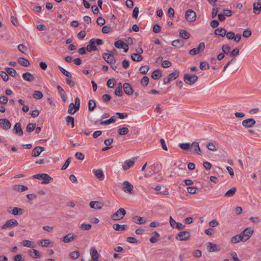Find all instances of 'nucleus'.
<instances>
[{"instance_id": "36", "label": "nucleus", "mask_w": 261, "mask_h": 261, "mask_svg": "<svg viewBox=\"0 0 261 261\" xmlns=\"http://www.w3.org/2000/svg\"><path fill=\"white\" fill-rule=\"evenodd\" d=\"M240 241H243V239L242 238L241 234L239 235H236L233 237H232L231 239V242L232 243L236 244L237 243L240 242Z\"/></svg>"}, {"instance_id": "32", "label": "nucleus", "mask_w": 261, "mask_h": 261, "mask_svg": "<svg viewBox=\"0 0 261 261\" xmlns=\"http://www.w3.org/2000/svg\"><path fill=\"white\" fill-rule=\"evenodd\" d=\"M74 239V236L72 233H69L64 237L63 241L64 243H68L72 241Z\"/></svg>"}, {"instance_id": "45", "label": "nucleus", "mask_w": 261, "mask_h": 261, "mask_svg": "<svg viewBox=\"0 0 261 261\" xmlns=\"http://www.w3.org/2000/svg\"><path fill=\"white\" fill-rule=\"evenodd\" d=\"M22 245L29 248H34V245H32V241L28 240H24L22 242Z\"/></svg>"}, {"instance_id": "24", "label": "nucleus", "mask_w": 261, "mask_h": 261, "mask_svg": "<svg viewBox=\"0 0 261 261\" xmlns=\"http://www.w3.org/2000/svg\"><path fill=\"white\" fill-rule=\"evenodd\" d=\"M128 228V226L127 225L125 224H114L113 225V228L116 230L119 231H122L125 229H126Z\"/></svg>"}, {"instance_id": "9", "label": "nucleus", "mask_w": 261, "mask_h": 261, "mask_svg": "<svg viewBox=\"0 0 261 261\" xmlns=\"http://www.w3.org/2000/svg\"><path fill=\"white\" fill-rule=\"evenodd\" d=\"M190 151L191 153L201 154V149L200 148L199 143L197 142H194L191 144Z\"/></svg>"}, {"instance_id": "43", "label": "nucleus", "mask_w": 261, "mask_h": 261, "mask_svg": "<svg viewBox=\"0 0 261 261\" xmlns=\"http://www.w3.org/2000/svg\"><path fill=\"white\" fill-rule=\"evenodd\" d=\"M33 97L37 99H40L43 97V94L40 91H35L33 94Z\"/></svg>"}, {"instance_id": "7", "label": "nucleus", "mask_w": 261, "mask_h": 261, "mask_svg": "<svg viewBox=\"0 0 261 261\" xmlns=\"http://www.w3.org/2000/svg\"><path fill=\"white\" fill-rule=\"evenodd\" d=\"M185 18L188 21H194L196 18V14L192 9H188L185 13Z\"/></svg>"}, {"instance_id": "39", "label": "nucleus", "mask_w": 261, "mask_h": 261, "mask_svg": "<svg viewBox=\"0 0 261 261\" xmlns=\"http://www.w3.org/2000/svg\"><path fill=\"white\" fill-rule=\"evenodd\" d=\"M128 132V128L125 127H123L118 129V133L121 136L126 135Z\"/></svg>"}, {"instance_id": "26", "label": "nucleus", "mask_w": 261, "mask_h": 261, "mask_svg": "<svg viewBox=\"0 0 261 261\" xmlns=\"http://www.w3.org/2000/svg\"><path fill=\"white\" fill-rule=\"evenodd\" d=\"M184 44V41L180 39H176L172 41V45L176 48H181Z\"/></svg>"}, {"instance_id": "33", "label": "nucleus", "mask_w": 261, "mask_h": 261, "mask_svg": "<svg viewBox=\"0 0 261 261\" xmlns=\"http://www.w3.org/2000/svg\"><path fill=\"white\" fill-rule=\"evenodd\" d=\"M116 120V118L115 116L111 117L110 119L105 120V121H100V123L102 125H109L110 123L115 122Z\"/></svg>"}, {"instance_id": "8", "label": "nucleus", "mask_w": 261, "mask_h": 261, "mask_svg": "<svg viewBox=\"0 0 261 261\" xmlns=\"http://www.w3.org/2000/svg\"><path fill=\"white\" fill-rule=\"evenodd\" d=\"M253 232V230L250 227L247 228L245 229H244L243 231V232L240 234L242 238L243 239L244 242H245L249 240Z\"/></svg>"}, {"instance_id": "11", "label": "nucleus", "mask_w": 261, "mask_h": 261, "mask_svg": "<svg viewBox=\"0 0 261 261\" xmlns=\"http://www.w3.org/2000/svg\"><path fill=\"white\" fill-rule=\"evenodd\" d=\"M18 225V223L17 220L15 219H10L6 222V223L2 226L1 228L5 229L17 226Z\"/></svg>"}, {"instance_id": "64", "label": "nucleus", "mask_w": 261, "mask_h": 261, "mask_svg": "<svg viewBox=\"0 0 261 261\" xmlns=\"http://www.w3.org/2000/svg\"><path fill=\"white\" fill-rule=\"evenodd\" d=\"M207 148L211 151H216L217 149L216 146L213 143H208L207 144Z\"/></svg>"}, {"instance_id": "56", "label": "nucleus", "mask_w": 261, "mask_h": 261, "mask_svg": "<svg viewBox=\"0 0 261 261\" xmlns=\"http://www.w3.org/2000/svg\"><path fill=\"white\" fill-rule=\"evenodd\" d=\"M80 227L83 230H89L91 228L92 225L90 224L82 223Z\"/></svg>"}, {"instance_id": "14", "label": "nucleus", "mask_w": 261, "mask_h": 261, "mask_svg": "<svg viewBox=\"0 0 261 261\" xmlns=\"http://www.w3.org/2000/svg\"><path fill=\"white\" fill-rule=\"evenodd\" d=\"M154 190L157 191L156 194H161L166 195L168 194V191L167 189L164 187H161L160 185H157L154 188Z\"/></svg>"}, {"instance_id": "18", "label": "nucleus", "mask_w": 261, "mask_h": 261, "mask_svg": "<svg viewBox=\"0 0 261 261\" xmlns=\"http://www.w3.org/2000/svg\"><path fill=\"white\" fill-rule=\"evenodd\" d=\"M13 131L14 134L19 136H22L23 135V131L21 128V125L20 123H16L13 128Z\"/></svg>"}, {"instance_id": "31", "label": "nucleus", "mask_w": 261, "mask_h": 261, "mask_svg": "<svg viewBox=\"0 0 261 261\" xmlns=\"http://www.w3.org/2000/svg\"><path fill=\"white\" fill-rule=\"evenodd\" d=\"M18 62L21 65L23 66L24 67H28L30 64V62L28 60L22 57L19 58L18 59Z\"/></svg>"}, {"instance_id": "21", "label": "nucleus", "mask_w": 261, "mask_h": 261, "mask_svg": "<svg viewBox=\"0 0 261 261\" xmlns=\"http://www.w3.org/2000/svg\"><path fill=\"white\" fill-rule=\"evenodd\" d=\"M207 250L208 252H216L219 251L217 245L216 244L211 242L207 243Z\"/></svg>"}, {"instance_id": "46", "label": "nucleus", "mask_w": 261, "mask_h": 261, "mask_svg": "<svg viewBox=\"0 0 261 261\" xmlns=\"http://www.w3.org/2000/svg\"><path fill=\"white\" fill-rule=\"evenodd\" d=\"M124 43L123 41L119 40L114 43V45L116 48L121 49L123 47Z\"/></svg>"}, {"instance_id": "41", "label": "nucleus", "mask_w": 261, "mask_h": 261, "mask_svg": "<svg viewBox=\"0 0 261 261\" xmlns=\"http://www.w3.org/2000/svg\"><path fill=\"white\" fill-rule=\"evenodd\" d=\"M77 111H75V107L73 103L69 104L68 109V113L71 115L74 114Z\"/></svg>"}, {"instance_id": "53", "label": "nucleus", "mask_w": 261, "mask_h": 261, "mask_svg": "<svg viewBox=\"0 0 261 261\" xmlns=\"http://www.w3.org/2000/svg\"><path fill=\"white\" fill-rule=\"evenodd\" d=\"M67 84L71 87H74L75 86V82L72 80L71 77H67L66 79Z\"/></svg>"}, {"instance_id": "16", "label": "nucleus", "mask_w": 261, "mask_h": 261, "mask_svg": "<svg viewBox=\"0 0 261 261\" xmlns=\"http://www.w3.org/2000/svg\"><path fill=\"white\" fill-rule=\"evenodd\" d=\"M45 150V148L41 146H36L32 150V155L34 157L38 156L41 153Z\"/></svg>"}, {"instance_id": "27", "label": "nucleus", "mask_w": 261, "mask_h": 261, "mask_svg": "<svg viewBox=\"0 0 261 261\" xmlns=\"http://www.w3.org/2000/svg\"><path fill=\"white\" fill-rule=\"evenodd\" d=\"M23 79L28 82H32L35 80L34 75L30 72H25L22 74Z\"/></svg>"}, {"instance_id": "60", "label": "nucleus", "mask_w": 261, "mask_h": 261, "mask_svg": "<svg viewBox=\"0 0 261 261\" xmlns=\"http://www.w3.org/2000/svg\"><path fill=\"white\" fill-rule=\"evenodd\" d=\"M60 71L67 77H71V74L62 67L59 66Z\"/></svg>"}, {"instance_id": "15", "label": "nucleus", "mask_w": 261, "mask_h": 261, "mask_svg": "<svg viewBox=\"0 0 261 261\" xmlns=\"http://www.w3.org/2000/svg\"><path fill=\"white\" fill-rule=\"evenodd\" d=\"M102 57L109 64H112L115 63V60L114 56L110 54L105 53L103 54Z\"/></svg>"}, {"instance_id": "10", "label": "nucleus", "mask_w": 261, "mask_h": 261, "mask_svg": "<svg viewBox=\"0 0 261 261\" xmlns=\"http://www.w3.org/2000/svg\"><path fill=\"white\" fill-rule=\"evenodd\" d=\"M137 160V158H133L128 160L125 161L122 165V169L123 170L126 171L129 168L133 167Z\"/></svg>"}, {"instance_id": "12", "label": "nucleus", "mask_w": 261, "mask_h": 261, "mask_svg": "<svg viewBox=\"0 0 261 261\" xmlns=\"http://www.w3.org/2000/svg\"><path fill=\"white\" fill-rule=\"evenodd\" d=\"M0 127L4 129L8 130L11 127V123L10 121L6 118L0 119Z\"/></svg>"}, {"instance_id": "4", "label": "nucleus", "mask_w": 261, "mask_h": 261, "mask_svg": "<svg viewBox=\"0 0 261 261\" xmlns=\"http://www.w3.org/2000/svg\"><path fill=\"white\" fill-rule=\"evenodd\" d=\"M191 237V234L188 231H181L179 232L176 236V239L178 241H187Z\"/></svg>"}, {"instance_id": "23", "label": "nucleus", "mask_w": 261, "mask_h": 261, "mask_svg": "<svg viewBox=\"0 0 261 261\" xmlns=\"http://www.w3.org/2000/svg\"><path fill=\"white\" fill-rule=\"evenodd\" d=\"M86 49L89 52H91L93 50H97V48L95 45L93 39H91L89 41V44L87 46Z\"/></svg>"}, {"instance_id": "52", "label": "nucleus", "mask_w": 261, "mask_h": 261, "mask_svg": "<svg viewBox=\"0 0 261 261\" xmlns=\"http://www.w3.org/2000/svg\"><path fill=\"white\" fill-rule=\"evenodd\" d=\"M149 79L148 76H144L141 81V84L143 86H146L149 83Z\"/></svg>"}, {"instance_id": "13", "label": "nucleus", "mask_w": 261, "mask_h": 261, "mask_svg": "<svg viewBox=\"0 0 261 261\" xmlns=\"http://www.w3.org/2000/svg\"><path fill=\"white\" fill-rule=\"evenodd\" d=\"M256 123L253 118H248L244 120L242 122V125L245 128H250L253 127Z\"/></svg>"}, {"instance_id": "29", "label": "nucleus", "mask_w": 261, "mask_h": 261, "mask_svg": "<svg viewBox=\"0 0 261 261\" xmlns=\"http://www.w3.org/2000/svg\"><path fill=\"white\" fill-rule=\"evenodd\" d=\"M226 30L223 28H219L215 30V34L216 35L224 37L226 35Z\"/></svg>"}, {"instance_id": "62", "label": "nucleus", "mask_w": 261, "mask_h": 261, "mask_svg": "<svg viewBox=\"0 0 261 261\" xmlns=\"http://www.w3.org/2000/svg\"><path fill=\"white\" fill-rule=\"evenodd\" d=\"M50 242L47 239H43L40 241V245L42 247H47Z\"/></svg>"}, {"instance_id": "51", "label": "nucleus", "mask_w": 261, "mask_h": 261, "mask_svg": "<svg viewBox=\"0 0 261 261\" xmlns=\"http://www.w3.org/2000/svg\"><path fill=\"white\" fill-rule=\"evenodd\" d=\"M179 74V72L178 70H175V71L173 72L172 73H170L169 75L170 79L173 81L175 79H176Z\"/></svg>"}, {"instance_id": "47", "label": "nucleus", "mask_w": 261, "mask_h": 261, "mask_svg": "<svg viewBox=\"0 0 261 261\" xmlns=\"http://www.w3.org/2000/svg\"><path fill=\"white\" fill-rule=\"evenodd\" d=\"M69 256L72 259H77L80 256V252L79 251H72L70 253Z\"/></svg>"}, {"instance_id": "25", "label": "nucleus", "mask_w": 261, "mask_h": 261, "mask_svg": "<svg viewBox=\"0 0 261 261\" xmlns=\"http://www.w3.org/2000/svg\"><path fill=\"white\" fill-rule=\"evenodd\" d=\"M90 255L92 260H98L99 254L95 247H92L90 249Z\"/></svg>"}, {"instance_id": "55", "label": "nucleus", "mask_w": 261, "mask_h": 261, "mask_svg": "<svg viewBox=\"0 0 261 261\" xmlns=\"http://www.w3.org/2000/svg\"><path fill=\"white\" fill-rule=\"evenodd\" d=\"M210 68L209 64L206 62H201L200 63V68L203 70L208 69Z\"/></svg>"}, {"instance_id": "40", "label": "nucleus", "mask_w": 261, "mask_h": 261, "mask_svg": "<svg viewBox=\"0 0 261 261\" xmlns=\"http://www.w3.org/2000/svg\"><path fill=\"white\" fill-rule=\"evenodd\" d=\"M96 107V103L94 100L90 99L88 102V110L89 111H93Z\"/></svg>"}, {"instance_id": "58", "label": "nucleus", "mask_w": 261, "mask_h": 261, "mask_svg": "<svg viewBox=\"0 0 261 261\" xmlns=\"http://www.w3.org/2000/svg\"><path fill=\"white\" fill-rule=\"evenodd\" d=\"M35 128V124L30 123L28 124L26 130L28 132L33 131Z\"/></svg>"}, {"instance_id": "28", "label": "nucleus", "mask_w": 261, "mask_h": 261, "mask_svg": "<svg viewBox=\"0 0 261 261\" xmlns=\"http://www.w3.org/2000/svg\"><path fill=\"white\" fill-rule=\"evenodd\" d=\"M162 75L161 71L160 69H156L153 71L151 74V77L155 80L159 79Z\"/></svg>"}, {"instance_id": "35", "label": "nucleus", "mask_w": 261, "mask_h": 261, "mask_svg": "<svg viewBox=\"0 0 261 261\" xmlns=\"http://www.w3.org/2000/svg\"><path fill=\"white\" fill-rule=\"evenodd\" d=\"M93 172L98 179H102L104 176L103 171L101 169L93 170Z\"/></svg>"}, {"instance_id": "42", "label": "nucleus", "mask_w": 261, "mask_h": 261, "mask_svg": "<svg viewBox=\"0 0 261 261\" xmlns=\"http://www.w3.org/2000/svg\"><path fill=\"white\" fill-rule=\"evenodd\" d=\"M149 69V66L145 65L142 66L140 68L139 71H140V73L142 74H146L148 72Z\"/></svg>"}, {"instance_id": "5", "label": "nucleus", "mask_w": 261, "mask_h": 261, "mask_svg": "<svg viewBox=\"0 0 261 261\" xmlns=\"http://www.w3.org/2000/svg\"><path fill=\"white\" fill-rule=\"evenodd\" d=\"M123 187L122 188V190L127 193L130 194H134L132 191L134 189L133 185L128 181H124L122 182Z\"/></svg>"}, {"instance_id": "2", "label": "nucleus", "mask_w": 261, "mask_h": 261, "mask_svg": "<svg viewBox=\"0 0 261 261\" xmlns=\"http://www.w3.org/2000/svg\"><path fill=\"white\" fill-rule=\"evenodd\" d=\"M125 214V210L123 208H120L111 216V218L113 220L119 221L121 220Z\"/></svg>"}, {"instance_id": "1", "label": "nucleus", "mask_w": 261, "mask_h": 261, "mask_svg": "<svg viewBox=\"0 0 261 261\" xmlns=\"http://www.w3.org/2000/svg\"><path fill=\"white\" fill-rule=\"evenodd\" d=\"M33 177L36 179H42L41 183L43 184H49L53 181V178L46 173L37 174L34 175Z\"/></svg>"}, {"instance_id": "59", "label": "nucleus", "mask_w": 261, "mask_h": 261, "mask_svg": "<svg viewBox=\"0 0 261 261\" xmlns=\"http://www.w3.org/2000/svg\"><path fill=\"white\" fill-rule=\"evenodd\" d=\"M236 190L237 189L236 187H232L225 193L224 196H229L230 195H232L235 194Z\"/></svg>"}, {"instance_id": "22", "label": "nucleus", "mask_w": 261, "mask_h": 261, "mask_svg": "<svg viewBox=\"0 0 261 261\" xmlns=\"http://www.w3.org/2000/svg\"><path fill=\"white\" fill-rule=\"evenodd\" d=\"M253 10L255 14H259L261 12V3L254 2L253 5Z\"/></svg>"}, {"instance_id": "63", "label": "nucleus", "mask_w": 261, "mask_h": 261, "mask_svg": "<svg viewBox=\"0 0 261 261\" xmlns=\"http://www.w3.org/2000/svg\"><path fill=\"white\" fill-rule=\"evenodd\" d=\"M230 48V47L227 44L223 45L222 47V51L226 55L229 54Z\"/></svg>"}, {"instance_id": "48", "label": "nucleus", "mask_w": 261, "mask_h": 261, "mask_svg": "<svg viewBox=\"0 0 261 261\" xmlns=\"http://www.w3.org/2000/svg\"><path fill=\"white\" fill-rule=\"evenodd\" d=\"M66 121L67 124H71V127H73L74 126V118L73 117L68 116L66 118Z\"/></svg>"}, {"instance_id": "54", "label": "nucleus", "mask_w": 261, "mask_h": 261, "mask_svg": "<svg viewBox=\"0 0 261 261\" xmlns=\"http://www.w3.org/2000/svg\"><path fill=\"white\" fill-rule=\"evenodd\" d=\"M13 260L14 261H24L25 258L24 255L22 254H19L16 255L13 257Z\"/></svg>"}, {"instance_id": "37", "label": "nucleus", "mask_w": 261, "mask_h": 261, "mask_svg": "<svg viewBox=\"0 0 261 261\" xmlns=\"http://www.w3.org/2000/svg\"><path fill=\"white\" fill-rule=\"evenodd\" d=\"M6 72L11 76L16 77L17 72L16 70L11 67H7L5 68Z\"/></svg>"}, {"instance_id": "34", "label": "nucleus", "mask_w": 261, "mask_h": 261, "mask_svg": "<svg viewBox=\"0 0 261 261\" xmlns=\"http://www.w3.org/2000/svg\"><path fill=\"white\" fill-rule=\"evenodd\" d=\"M131 59L135 62H139L142 60L143 57L139 54L134 53L131 55Z\"/></svg>"}, {"instance_id": "57", "label": "nucleus", "mask_w": 261, "mask_h": 261, "mask_svg": "<svg viewBox=\"0 0 261 261\" xmlns=\"http://www.w3.org/2000/svg\"><path fill=\"white\" fill-rule=\"evenodd\" d=\"M107 85L109 88H113L116 85V81L114 79H109L107 82Z\"/></svg>"}, {"instance_id": "30", "label": "nucleus", "mask_w": 261, "mask_h": 261, "mask_svg": "<svg viewBox=\"0 0 261 261\" xmlns=\"http://www.w3.org/2000/svg\"><path fill=\"white\" fill-rule=\"evenodd\" d=\"M13 190L17 192H22L27 190L28 187L22 185H15L13 186Z\"/></svg>"}, {"instance_id": "19", "label": "nucleus", "mask_w": 261, "mask_h": 261, "mask_svg": "<svg viewBox=\"0 0 261 261\" xmlns=\"http://www.w3.org/2000/svg\"><path fill=\"white\" fill-rule=\"evenodd\" d=\"M123 87L124 91L126 94L130 95L133 93L134 90L129 83H125Z\"/></svg>"}, {"instance_id": "50", "label": "nucleus", "mask_w": 261, "mask_h": 261, "mask_svg": "<svg viewBox=\"0 0 261 261\" xmlns=\"http://www.w3.org/2000/svg\"><path fill=\"white\" fill-rule=\"evenodd\" d=\"M55 191H49L48 190H40L39 191L38 194L41 195H54L55 194Z\"/></svg>"}, {"instance_id": "44", "label": "nucleus", "mask_w": 261, "mask_h": 261, "mask_svg": "<svg viewBox=\"0 0 261 261\" xmlns=\"http://www.w3.org/2000/svg\"><path fill=\"white\" fill-rule=\"evenodd\" d=\"M179 147L183 150H190L191 144L189 143H182L179 144Z\"/></svg>"}, {"instance_id": "3", "label": "nucleus", "mask_w": 261, "mask_h": 261, "mask_svg": "<svg viewBox=\"0 0 261 261\" xmlns=\"http://www.w3.org/2000/svg\"><path fill=\"white\" fill-rule=\"evenodd\" d=\"M198 80V76L195 74H186L184 77V82L189 85L194 84Z\"/></svg>"}, {"instance_id": "20", "label": "nucleus", "mask_w": 261, "mask_h": 261, "mask_svg": "<svg viewBox=\"0 0 261 261\" xmlns=\"http://www.w3.org/2000/svg\"><path fill=\"white\" fill-rule=\"evenodd\" d=\"M146 218L145 217H140L139 216H135L133 218V221L138 224H145L146 222Z\"/></svg>"}, {"instance_id": "6", "label": "nucleus", "mask_w": 261, "mask_h": 261, "mask_svg": "<svg viewBox=\"0 0 261 261\" xmlns=\"http://www.w3.org/2000/svg\"><path fill=\"white\" fill-rule=\"evenodd\" d=\"M205 48V44L203 42H200L197 47L194 48L189 51V54L194 56L199 53L202 52Z\"/></svg>"}, {"instance_id": "17", "label": "nucleus", "mask_w": 261, "mask_h": 261, "mask_svg": "<svg viewBox=\"0 0 261 261\" xmlns=\"http://www.w3.org/2000/svg\"><path fill=\"white\" fill-rule=\"evenodd\" d=\"M90 206L94 209L100 210L103 206V204L98 201H92L90 202Z\"/></svg>"}, {"instance_id": "38", "label": "nucleus", "mask_w": 261, "mask_h": 261, "mask_svg": "<svg viewBox=\"0 0 261 261\" xmlns=\"http://www.w3.org/2000/svg\"><path fill=\"white\" fill-rule=\"evenodd\" d=\"M179 35L182 38L184 39H187L190 37V34L185 30H180Z\"/></svg>"}, {"instance_id": "61", "label": "nucleus", "mask_w": 261, "mask_h": 261, "mask_svg": "<svg viewBox=\"0 0 261 261\" xmlns=\"http://www.w3.org/2000/svg\"><path fill=\"white\" fill-rule=\"evenodd\" d=\"M0 76L2 77L3 80L5 82L8 81L9 80V76L8 75V74L5 71H1L0 72Z\"/></svg>"}, {"instance_id": "49", "label": "nucleus", "mask_w": 261, "mask_h": 261, "mask_svg": "<svg viewBox=\"0 0 261 261\" xmlns=\"http://www.w3.org/2000/svg\"><path fill=\"white\" fill-rule=\"evenodd\" d=\"M12 214L14 215H18L22 214V210L20 208L15 207L12 211Z\"/></svg>"}]
</instances>
